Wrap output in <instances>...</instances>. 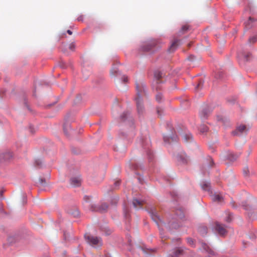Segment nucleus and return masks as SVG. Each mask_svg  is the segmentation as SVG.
Wrapping results in <instances>:
<instances>
[{"label":"nucleus","mask_w":257,"mask_h":257,"mask_svg":"<svg viewBox=\"0 0 257 257\" xmlns=\"http://www.w3.org/2000/svg\"><path fill=\"white\" fill-rule=\"evenodd\" d=\"M137 97L136 101L137 103V110L139 114H142L144 111L141 96L145 92V85L142 82L136 83Z\"/></svg>","instance_id":"1"},{"label":"nucleus","mask_w":257,"mask_h":257,"mask_svg":"<svg viewBox=\"0 0 257 257\" xmlns=\"http://www.w3.org/2000/svg\"><path fill=\"white\" fill-rule=\"evenodd\" d=\"M85 237L87 240V242L91 245H101L102 243L101 239L97 237L91 236L88 234H86L85 235Z\"/></svg>","instance_id":"2"},{"label":"nucleus","mask_w":257,"mask_h":257,"mask_svg":"<svg viewBox=\"0 0 257 257\" xmlns=\"http://www.w3.org/2000/svg\"><path fill=\"white\" fill-rule=\"evenodd\" d=\"M215 230L221 236H224L227 233L226 227L224 225L218 222H216L215 223Z\"/></svg>","instance_id":"3"},{"label":"nucleus","mask_w":257,"mask_h":257,"mask_svg":"<svg viewBox=\"0 0 257 257\" xmlns=\"http://www.w3.org/2000/svg\"><path fill=\"white\" fill-rule=\"evenodd\" d=\"M88 205L90 206V209L94 211L104 212L106 211L108 208V205L105 203L102 204L101 206L99 207L94 204H89Z\"/></svg>","instance_id":"4"},{"label":"nucleus","mask_w":257,"mask_h":257,"mask_svg":"<svg viewBox=\"0 0 257 257\" xmlns=\"http://www.w3.org/2000/svg\"><path fill=\"white\" fill-rule=\"evenodd\" d=\"M13 157L11 152H6L0 154V162H4L10 160Z\"/></svg>","instance_id":"5"},{"label":"nucleus","mask_w":257,"mask_h":257,"mask_svg":"<svg viewBox=\"0 0 257 257\" xmlns=\"http://www.w3.org/2000/svg\"><path fill=\"white\" fill-rule=\"evenodd\" d=\"M210 112V109L208 107L203 108L200 112V116L201 118L203 120L206 119L209 115Z\"/></svg>","instance_id":"6"},{"label":"nucleus","mask_w":257,"mask_h":257,"mask_svg":"<svg viewBox=\"0 0 257 257\" xmlns=\"http://www.w3.org/2000/svg\"><path fill=\"white\" fill-rule=\"evenodd\" d=\"M71 184L74 186L78 187L81 185V179L80 177H72L70 179Z\"/></svg>","instance_id":"7"},{"label":"nucleus","mask_w":257,"mask_h":257,"mask_svg":"<svg viewBox=\"0 0 257 257\" xmlns=\"http://www.w3.org/2000/svg\"><path fill=\"white\" fill-rule=\"evenodd\" d=\"M180 44V40L175 39L172 41L171 46L169 47V50L170 52H174L178 47L179 45Z\"/></svg>","instance_id":"8"},{"label":"nucleus","mask_w":257,"mask_h":257,"mask_svg":"<svg viewBox=\"0 0 257 257\" xmlns=\"http://www.w3.org/2000/svg\"><path fill=\"white\" fill-rule=\"evenodd\" d=\"M144 202L143 201H140L136 199H134L133 200V204L136 208H141L142 207Z\"/></svg>","instance_id":"9"},{"label":"nucleus","mask_w":257,"mask_h":257,"mask_svg":"<svg viewBox=\"0 0 257 257\" xmlns=\"http://www.w3.org/2000/svg\"><path fill=\"white\" fill-rule=\"evenodd\" d=\"M212 200L214 202L221 203L223 201V197L219 194H214L212 195Z\"/></svg>","instance_id":"10"},{"label":"nucleus","mask_w":257,"mask_h":257,"mask_svg":"<svg viewBox=\"0 0 257 257\" xmlns=\"http://www.w3.org/2000/svg\"><path fill=\"white\" fill-rule=\"evenodd\" d=\"M71 126L69 123H65L64 125V132L66 135H69L71 132Z\"/></svg>","instance_id":"11"},{"label":"nucleus","mask_w":257,"mask_h":257,"mask_svg":"<svg viewBox=\"0 0 257 257\" xmlns=\"http://www.w3.org/2000/svg\"><path fill=\"white\" fill-rule=\"evenodd\" d=\"M155 78L156 79V83L159 84L161 82L160 79L162 77V73L160 71H156L155 72Z\"/></svg>","instance_id":"12"},{"label":"nucleus","mask_w":257,"mask_h":257,"mask_svg":"<svg viewBox=\"0 0 257 257\" xmlns=\"http://www.w3.org/2000/svg\"><path fill=\"white\" fill-rule=\"evenodd\" d=\"M150 213H151V217L152 218V219L155 221V222H157L158 221V220H159V217L157 214V212H156L155 210H151V212H150Z\"/></svg>","instance_id":"13"},{"label":"nucleus","mask_w":257,"mask_h":257,"mask_svg":"<svg viewBox=\"0 0 257 257\" xmlns=\"http://www.w3.org/2000/svg\"><path fill=\"white\" fill-rule=\"evenodd\" d=\"M184 250L181 248H178L175 249L174 251V255L175 256H178L183 254Z\"/></svg>","instance_id":"14"},{"label":"nucleus","mask_w":257,"mask_h":257,"mask_svg":"<svg viewBox=\"0 0 257 257\" xmlns=\"http://www.w3.org/2000/svg\"><path fill=\"white\" fill-rule=\"evenodd\" d=\"M182 137L186 142L191 141L192 139V135L190 134H183Z\"/></svg>","instance_id":"15"},{"label":"nucleus","mask_w":257,"mask_h":257,"mask_svg":"<svg viewBox=\"0 0 257 257\" xmlns=\"http://www.w3.org/2000/svg\"><path fill=\"white\" fill-rule=\"evenodd\" d=\"M237 132H239L240 133H242L246 131V127L245 125L241 124L239 125L236 129V131Z\"/></svg>","instance_id":"16"},{"label":"nucleus","mask_w":257,"mask_h":257,"mask_svg":"<svg viewBox=\"0 0 257 257\" xmlns=\"http://www.w3.org/2000/svg\"><path fill=\"white\" fill-rule=\"evenodd\" d=\"M239 157V155L237 154H234L233 153H230L228 155V159L230 160L231 161H233L236 160L238 157Z\"/></svg>","instance_id":"17"},{"label":"nucleus","mask_w":257,"mask_h":257,"mask_svg":"<svg viewBox=\"0 0 257 257\" xmlns=\"http://www.w3.org/2000/svg\"><path fill=\"white\" fill-rule=\"evenodd\" d=\"M208 130V127L205 124H202L199 127L200 132L202 134L206 133Z\"/></svg>","instance_id":"18"},{"label":"nucleus","mask_w":257,"mask_h":257,"mask_svg":"<svg viewBox=\"0 0 257 257\" xmlns=\"http://www.w3.org/2000/svg\"><path fill=\"white\" fill-rule=\"evenodd\" d=\"M253 22V19L252 18H251V17H249L247 22H246L245 24V28L246 29H249L250 28H251L252 26V25H251V24Z\"/></svg>","instance_id":"19"},{"label":"nucleus","mask_w":257,"mask_h":257,"mask_svg":"<svg viewBox=\"0 0 257 257\" xmlns=\"http://www.w3.org/2000/svg\"><path fill=\"white\" fill-rule=\"evenodd\" d=\"M152 45L150 44H146L143 46L142 49L144 51H148L151 49Z\"/></svg>","instance_id":"20"},{"label":"nucleus","mask_w":257,"mask_h":257,"mask_svg":"<svg viewBox=\"0 0 257 257\" xmlns=\"http://www.w3.org/2000/svg\"><path fill=\"white\" fill-rule=\"evenodd\" d=\"M202 188L204 190L208 191L210 189V185L208 183H204L202 185Z\"/></svg>","instance_id":"21"},{"label":"nucleus","mask_w":257,"mask_h":257,"mask_svg":"<svg viewBox=\"0 0 257 257\" xmlns=\"http://www.w3.org/2000/svg\"><path fill=\"white\" fill-rule=\"evenodd\" d=\"M203 85V81L202 80H200L197 84V86L195 87V89L196 90H199L200 88L202 87Z\"/></svg>","instance_id":"22"},{"label":"nucleus","mask_w":257,"mask_h":257,"mask_svg":"<svg viewBox=\"0 0 257 257\" xmlns=\"http://www.w3.org/2000/svg\"><path fill=\"white\" fill-rule=\"evenodd\" d=\"M199 231L202 234H206L207 233V229L205 227H202L200 228Z\"/></svg>","instance_id":"23"},{"label":"nucleus","mask_w":257,"mask_h":257,"mask_svg":"<svg viewBox=\"0 0 257 257\" xmlns=\"http://www.w3.org/2000/svg\"><path fill=\"white\" fill-rule=\"evenodd\" d=\"M257 38L255 37H252L248 39V43H254L256 41Z\"/></svg>","instance_id":"24"},{"label":"nucleus","mask_w":257,"mask_h":257,"mask_svg":"<svg viewBox=\"0 0 257 257\" xmlns=\"http://www.w3.org/2000/svg\"><path fill=\"white\" fill-rule=\"evenodd\" d=\"M189 26L187 25H185L182 26L181 29V31L183 33L187 31L189 29Z\"/></svg>","instance_id":"25"},{"label":"nucleus","mask_w":257,"mask_h":257,"mask_svg":"<svg viewBox=\"0 0 257 257\" xmlns=\"http://www.w3.org/2000/svg\"><path fill=\"white\" fill-rule=\"evenodd\" d=\"M162 98V95L161 93H158L156 96V100L160 102Z\"/></svg>","instance_id":"26"},{"label":"nucleus","mask_w":257,"mask_h":257,"mask_svg":"<svg viewBox=\"0 0 257 257\" xmlns=\"http://www.w3.org/2000/svg\"><path fill=\"white\" fill-rule=\"evenodd\" d=\"M71 214L75 217L78 216L79 215V213L77 210H75L74 212H71Z\"/></svg>","instance_id":"27"},{"label":"nucleus","mask_w":257,"mask_h":257,"mask_svg":"<svg viewBox=\"0 0 257 257\" xmlns=\"http://www.w3.org/2000/svg\"><path fill=\"white\" fill-rule=\"evenodd\" d=\"M117 72V70L116 68H112L110 71V73L112 75H114Z\"/></svg>","instance_id":"28"},{"label":"nucleus","mask_w":257,"mask_h":257,"mask_svg":"<svg viewBox=\"0 0 257 257\" xmlns=\"http://www.w3.org/2000/svg\"><path fill=\"white\" fill-rule=\"evenodd\" d=\"M208 160L209 161V166H213V165H214V162L213 161V160L210 157H208Z\"/></svg>","instance_id":"29"},{"label":"nucleus","mask_w":257,"mask_h":257,"mask_svg":"<svg viewBox=\"0 0 257 257\" xmlns=\"http://www.w3.org/2000/svg\"><path fill=\"white\" fill-rule=\"evenodd\" d=\"M74 48H75V44L74 43H71L70 45H69V49L72 50V51H73L74 50Z\"/></svg>","instance_id":"30"},{"label":"nucleus","mask_w":257,"mask_h":257,"mask_svg":"<svg viewBox=\"0 0 257 257\" xmlns=\"http://www.w3.org/2000/svg\"><path fill=\"white\" fill-rule=\"evenodd\" d=\"M187 242L189 244L192 245V244H193L194 241H193V240L192 238H187Z\"/></svg>","instance_id":"31"},{"label":"nucleus","mask_w":257,"mask_h":257,"mask_svg":"<svg viewBox=\"0 0 257 257\" xmlns=\"http://www.w3.org/2000/svg\"><path fill=\"white\" fill-rule=\"evenodd\" d=\"M84 200H85V201L86 202V203H88V202L89 201V200H90V198L89 196H84Z\"/></svg>","instance_id":"32"},{"label":"nucleus","mask_w":257,"mask_h":257,"mask_svg":"<svg viewBox=\"0 0 257 257\" xmlns=\"http://www.w3.org/2000/svg\"><path fill=\"white\" fill-rule=\"evenodd\" d=\"M128 113L127 112H124L120 116L121 117V119H122V120H124V117L127 115Z\"/></svg>","instance_id":"33"},{"label":"nucleus","mask_w":257,"mask_h":257,"mask_svg":"<svg viewBox=\"0 0 257 257\" xmlns=\"http://www.w3.org/2000/svg\"><path fill=\"white\" fill-rule=\"evenodd\" d=\"M203 247L204 248V249H205L206 251H209V247H208V246L207 244H206L205 243L203 244Z\"/></svg>","instance_id":"34"},{"label":"nucleus","mask_w":257,"mask_h":257,"mask_svg":"<svg viewBox=\"0 0 257 257\" xmlns=\"http://www.w3.org/2000/svg\"><path fill=\"white\" fill-rule=\"evenodd\" d=\"M122 79H123V82H125L127 81L128 78H127V76H123Z\"/></svg>","instance_id":"35"},{"label":"nucleus","mask_w":257,"mask_h":257,"mask_svg":"<svg viewBox=\"0 0 257 257\" xmlns=\"http://www.w3.org/2000/svg\"><path fill=\"white\" fill-rule=\"evenodd\" d=\"M35 164H36V165L37 166H39V165H40L41 162H40V161H39V160H36V161H35Z\"/></svg>","instance_id":"36"},{"label":"nucleus","mask_w":257,"mask_h":257,"mask_svg":"<svg viewBox=\"0 0 257 257\" xmlns=\"http://www.w3.org/2000/svg\"><path fill=\"white\" fill-rule=\"evenodd\" d=\"M83 20V16H79L78 18H77V20L78 21H82Z\"/></svg>","instance_id":"37"},{"label":"nucleus","mask_w":257,"mask_h":257,"mask_svg":"<svg viewBox=\"0 0 257 257\" xmlns=\"http://www.w3.org/2000/svg\"><path fill=\"white\" fill-rule=\"evenodd\" d=\"M231 215L229 214V216L228 217L227 219H226V221L229 222L231 220Z\"/></svg>","instance_id":"38"},{"label":"nucleus","mask_w":257,"mask_h":257,"mask_svg":"<svg viewBox=\"0 0 257 257\" xmlns=\"http://www.w3.org/2000/svg\"><path fill=\"white\" fill-rule=\"evenodd\" d=\"M39 181L40 182L41 184H43V183H45V181L42 179H39Z\"/></svg>","instance_id":"39"},{"label":"nucleus","mask_w":257,"mask_h":257,"mask_svg":"<svg viewBox=\"0 0 257 257\" xmlns=\"http://www.w3.org/2000/svg\"><path fill=\"white\" fill-rule=\"evenodd\" d=\"M67 33H68V34H69V35H72V31H70V30H67Z\"/></svg>","instance_id":"40"},{"label":"nucleus","mask_w":257,"mask_h":257,"mask_svg":"<svg viewBox=\"0 0 257 257\" xmlns=\"http://www.w3.org/2000/svg\"><path fill=\"white\" fill-rule=\"evenodd\" d=\"M249 55H250V54H248L246 56H244V59H245V60L247 61L248 60L247 57H249Z\"/></svg>","instance_id":"41"},{"label":"nucleus","mask_w":257,"mask_h":257,"mask_svg":"<svg viewBox=\"0 0 257 257\" xmlns=\"http://www.w3.org/2000/svg\"><path fill=\"white\" fill-rule=\"evenodd\" d=\"M119 183H119V181H117V182H116L115 183V185L116 186H118V185H119Z\"/></svg>","instance_id":"42"},{"label":"nucleus","mask_w":257,"mask_h":257,"mask_svg":"<svg viewBox=\"0 0 257 257\" xmlns=\"http://www.w3.org/2000/svg\"><path fill=\"white\" fill-rule=\"evenodd\" d=\"M157 112L160 115V110L159 108L157 109Z\"/></svg>","instance_id":"43"},{"label":"nucleus","mask_w":257,"mask_h":257,"mask_svg":"<svg viewBox=\"0 0 257 257\" xmlns=\"http://www.w3.org/2000/svg\"><path fill=\"white\" fill-rule=\"evenodd\" d=\"M2 193H3L2 192H1L0 193V195H1V196H2Z\"/></svg>","instance_id":"44"},{"label":"nucleus","mask_w":257,"mask_h":257,"mask_svg":"<svg viewBox=\"0 0 257 257\" xmlns=\"http://www.w3.org/2000/svg\"><path fill=\"white\" fill-rule=\"evenodd\" d=\"M125 216L126 217V216H127V214H126V213H125Z\"/></svg>","instance_id":"45"},{"label":"nucleus","mask_w":257,"mask_h":257,"mask_svg":"<svg viewBox=\"0 0 257 257\" xmlns=\"http://www.w3.org/2000/svg\"><path fill=\"white\" fill-rule=\"evenodd\" d=\"M245 175H247V172H245Z\"/></svg>","instance_id":"46"},{"label":"nucleus","mask_w":257,"mask_h":257,"mask_svg":"<svg viewBox=\"0 0 257 257\" xmlns=\"http://www.w3.org/2000/svg\"><path fill=\"white\" fill-rule=\"evenodd\" d=\"M170 257H174L173 255H171Z\"/></svg>","instance_id":"47"}]
</instances>
